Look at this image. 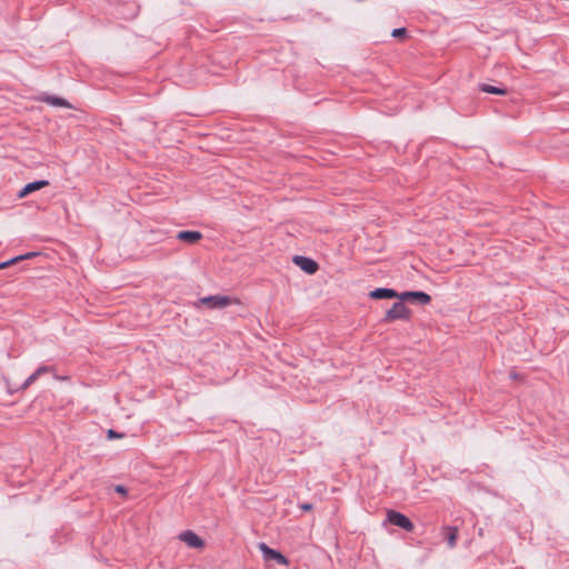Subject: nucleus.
I'll return each mask as SVG.
<instances>
[{"mask_svg":"<svg viewBox=\"0 0 569 569\" xmlns=\"http://www.w3.org/2000/svg\"><path fill=\"white\" fill-rule=\"evenodd\" d=\"M406 301H398L386 312L383 322H392L395 320H409L411 317L410 309L405 305Z\"/></svg>","mask_w":569,"mask_h":569,"instance_id":"nucleus-1","label":"nucleus"},{"mask_svg":"<svg viewBox=\"0 0 569 569\" xmlns=\"http://www.w3.org/2000/svg\"><path fill=\"white\" fill-rule=\"evenodd\" d=\"M387 522L392 526H396L400 529H403L408 532H412L415 529L413 522L407 517L405 513L399 512L397 510L390 509L387 511Z\"/></svg>","mask_w":569,"mask_h":569,"instance_id":"nucleus-2","label":"nucleus"},{"mask_svg":"<svg viewBox=\"0 0 569 569\" xmlns=\"http://www.w3.org/2000/svg\"><path fill=\"white\" fill-rule=\"evenodd\" d=\"M259 549L263 556V559L268 562L274 561V562H277L279 565H283V566H287L289 563V560L287 559L286 556H283L280 551L270 548L264 542L259 543Z\"/></svg>","mask_w":569,"mask_h":569,"instance_id":"nucleus-3","label":"nucleus"},{"mask_svg":"<svg viewBox=\"0 0 569 569\" xmlns=\"http://www.w3.org/2000/svg\"><path fill=\"white\" fill-rule=\"evenodd\" d=\"M399 300L425 306L431 301V297L425 291H403L400 293Z\"/></svg>","mask_w":569,"mask_h":569,"instance_id":"nucleus-4","label":"nucleus"},{"mask_svg":"<svg viewBox=\"0 0 569 569\" xmlns=\"http://www.w3.org/2000/svg\"><path fill=\"white\" fill-rule=\"evenodd\" d=\"M292 261L296 266H298L302 271H305L308 274H315L319 269L318 262L309 257L295 256L292 258Z\"/></svg>","mask_w":569,"mask_h":569,"instance_id":"nucleus-5","label":"nucleus"},{"mask_svg":"<svg viewBox=\"0 0 569 569\" xmlns=\"http://www.w3.org/2000/svg\"><path fill=\"white\" fill-rule=\"evenodd\" d=\"M200 302L210 309H222L231 303V299L227 296H208L200 299Z\"/></svg>","mask_w":569,"mask_h":569,"instance_id":"nucleus-6","label":"nucleus"},{"mask_svg":"<svg viewBox=\"0 0 569 569\" xmlns=\"http://www.w3.org/2000/svg\"><path fill=\"white\" fill-rule=\"evenodd\" d=\"M180 539L191 548H202L204 546V541L191 530L183 531Z\"/></svg>","mask_w":569,"mask_h":569,"instance_id":"nucleus-7","label":"nucleus"},{"mask_svg":"<svg viewBox=\"0 0 569 569\" xmlns=\"http://www.w3.org/2000/svg\"><path fill=\"white\" fill-rule=\"evenodd\" d=\"M49 186L48 180H36L32 182L27 183L19 192L18 198H24L29 196L30 193L38 191L44 187Z\"/></svg>","mask_w":569,"mask_h":569,"instance_id":"nucleus-8","label":"nucleus"},{"mask_svg":"<svg viewBox=\"0 0 569 569\" xmlns=\"http://www.w3.org/2000/svg\"><path fill=\"white\" fill-rule=\"evenodd\" d=\"M400 293H398L395 289L391 288H377L369 292V297L371 299H399Z\"/></svg>","mask_w":569,"mask_h":569,"instance_id":"nucleus-9","label":"nucleus"},{"mask_svg":"<svg viewBox=\"0 0 569 569\" xmlns=\"http://www.w3.org/2000/svg\"><path fill=\"white\" fill-rule=\"evenodd\" d=\"M39 101L44 102L47 104L53 106V107H63V108H72V106L63 98L51 96L48 93H43L39 97Z\"/></svg>","mask_w":569,"mask_h":569,"instance_id":"nucleus-10","label":"nucleus"},{"mask_svg":"<svg viewBox=\"0 0 569 569\" xmlns=\"http://www.w3.org/2000/svg\"><path fill=\"white\" fill-rule=\"evenodd\" d=\"M177 239L193 244L202 239V233L197 230H182L177 233Z\"/></svg>","mask_w":569,"mask_h":569,"instance_id":"nucleus-11","label":"nucleus"},{"mask_svg":"<svg viewBox=\"0 0 569 569\" xmlns=\"http://www.w3.org/2000/svg\"><path fill=\"white\" fill-rule=\"evenodd\" d=\"M443 535L447 543L450 548L456 547L458 538V529L456 527L446 526L443 527Z\"/></svg>","mask_w":569,"mask_h":569,"instance_id":"nucleus-12","label":"nucleus"},{"mask_svg":"<svg viewBox=\"0 0 569 569\" xmlns=\"http://www.w3.org/2000/svg\"><path fill=\"white\" fill-rule=\"evenodd\" d=\"M478 88L481 92L490 94L505 96L508 92V90L505 87H497L488 83H479Z\"/></svg>","mask_w":569,"mask_h":569,"instance_id":"nucleus-13","label":"nucleus"},{"mask_svg":"<svg viewBox=\"0 0 569 569\" xmlns=\"http://www.w3.org/2000/svg\"><path fill=\"white\" fill-rule=\"evenodd\" d=\"M40 377L33 372L32 375H30L26 380L19 387L18 390H26L27 388H29L32 383H34Z\"/></svg>","mask_w":569,"mask_h":569,"instance_id":"nucleus-14","label":"nucleus"},{"mask_svg":"<svg viewBox=\"0 0 569 569\" xmlns=\"http://www.w3.org/2000/svg\"><path fill=\"white\" fill-rule=\"evenodd\" d=\"M54 370H56L54 367H52V366H44L43 365V366H40L34 372L39 377H41L44 373L54 372Z\"/></svg>","mask_w":569,"mask_h":569,"instance_id":"nucleus-15","label":"nucleus"},{"mask_svg":"<svg viewBox=\"0 0 569 569\" xmlns=\"http://www.w3.org/2000/svg\"><path fill=\"white\" fill-rule=\"evenodd\" d=\"M123 437H124V433L118 432V431H116V430H113V429H109V430L107 431V438H108L109 440H113V439H121V438H123Z\"/></svg>","mask_w":569,"mask_h":569,"instance_id":"nucleus-16","label":"nucleus"},{"mask_svg":"<svg viewBox=\"0 0 569 569\" xmlns=\"http://www.w3.org/2000/svg\"><path fill=\"white\" fill-rule=\"evenodd\" d=\"M19 263L18 257H13L7 261L0 262V270Z\"/></svg>","mask_w":569,"mask_h":569,"instance_id":"nucleus-17","label":"nucleus"},{"mask_svg":"<svg viewBox=\"0 0 569 569\" xmlns=\"http://www.w3.org/2000/svg\"><path fill=\"white\" fill-rule=\"evenodd\" d=\"M391 34L395 38H405L407 36V29L406 28H396L392 30Z\"/></svg>","mask_w":569,"mask_h":569,"instance_id":"nucleus-18","label":"nucleus"},{"mask_svg":"<svg viewBox=\"0 0 569 569\" xmlns=\"http://www.w3.org/2000/svg\"><path fill=\"white\" fill-rule=\"evenodd\" d=\"M37 256H39V252L32 251V252H27L24 254L17 256V257H18L19 262H21V261L31 259V258L37 257Z\"/></svg>","mask_w":569,"mask_h":569,"instance_id":"nucleus-19","label":"nucleus"},{"mask_svg":"<svg viewBox=\"0 0 569 569\" xmlns=\"http://www.w3.org/2000/svg\"><path fill=\"white\" fill-rule=\"evenodd\" d=\"M114 491L120 493V495H122V496H126L128 493L127 488L124 486H122V485H117L114 487Z\"/></svg>","mask_w":569,"mask_h":569,"instance_id":"nucleus-20","label":"nucleus"},{"mask_svg":"<svg viewBox=\"0 0 569 569\" xmlns=\"http://www.w3.org/2000/svg\"><path fill=\"white\" fill-rule=\"evenodd\" d=\"M300 508L303 510V511H310L312 510L313 506L309 502H305V503H301L300 505Z\"/></svg>","mask_w":569,"mask_h":569,"instance_id":"nucleus-21","label":"nucleus"}]
</instances>
